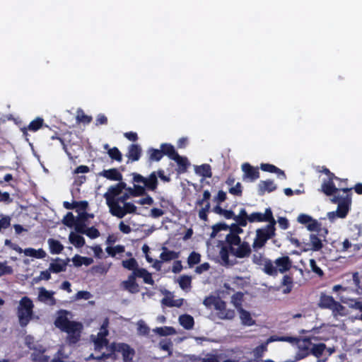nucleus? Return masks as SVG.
Returning <instances> with one entry per match:
<instances>
[{"instance_id":"nucleus-24","label":"nucleus","mask_w":362,"mask_h":362,"mask_svg":"<svg viewBox=\"0 0 362 362\" xmlns=\"http://www.w3.org/2000/svg\"><path fill=\"white\" fill-rule=\"evenodd\" d=\"M108 325V320L107 319L103 322V325L101 326L100 331L98 334V338L95 340V343L96 345H103L107 344L108 341L106 339V336L108 334V331L107 329V327Z\"/></svg>"},{"instance_id":"nucleus-32","label":"nucleus","mask_w":362,"mask_h":362,"mask_svg":"<svg viewBox=\"0 0 362 362\" xmlns=\"http://www.w3.org/2000/svg\"><path fill=\"white\" fill-rule=\"evenodd\" d=\"M281 286H285V288L283 289V293L284 294L290 293L293 287V276L291 274L284 275L281 281Z\"/></svg>"},{"instance_id":"nucleus-62","label":"nucleus","mask_w":362,"mask_h":362,"mask_svg":"<svg viewBox=\"0 0 362 362\" xmlns=\"http://www.w3.org/2000/svg\"><path fill=\"white\" fill-rule=\"evenodd\" d=\"M134 197H141L144 195H146V188L145 186H141L139 185H136V183L134 184Z\"/></svg>"},{"instance_id":"nucleus-10","label":"nucleus","mask_w":362,"mask_h":362,"mask_svg":"<svg viewBox=\"0 0 362 362\" xmlns=\"http://www.w3.org/2000/svg\"><path fill=\"white\" fill-rule=\"evenodd\" d=\"M243 172V180H248L250 182H254L259 177V172L258 168L252 166L250 163H243L241 166Z\"/></svg>"},{"instance_id":"nucleus-25","label":"nucleus","mask_w":362,"mask_h":362,"mask_svg":"<svg viewBox=\"0 0 362 362\" xmlns=\"http://www.w3.org/2000/svg\"><path fill=\"white\" fill-rule=\"evenodd\" d=\"M348 305L351 309L358 311L355 315V319L362 322V300L361 298L349 299Z\"/></svg>"},{"instance_id":"nucleus-17","label":"nucleus","mask_w":362,"mask_h":362,"mask_svg":"<svg viewBox=\"0 0 362 362\" xmlns=\"http://www.w3.org/2000/svg\"><path fill=\"white\" fill-rule=\"evenodd\" d=\"M204 305L207 308L214 306L215 310H221L224 308V300L219 297L209 296L206 297L203 301Z\"/></svg>"},{"instance_id":"nucleus-44","label":"nucleus","mask_w":362,"mask_h":362,"mask_svg":"<svg viewBox=\"0 0 362 362\" xmlns=\"http://www.w3.org/2000/svg\"><path fill=\"white\" fill-rule=\"evenodd\" d=\"M226 245L228 247H235V246L241 243V238L239 235L228 233L226 237Z\"/></svg>"},{"instance_id":"nucleus-48","label":"nucleus","mask_w":362,"mask_h":362,"mask_svg":"<svg viewBox=\"0 0 362 362\" xmlns=\"http://www.w3.org/2000/svg\"><path fill=\"white\" fill-rule=\"evenodd\" d=\"M122 267L128 270L134 272L136 269H138V263L136 260L132 257L128 259L123 260L122 262Z\"/></svg>"},{"instance_id":"nucleus-8","label":"nucleus","mask_w":362,"mask_h":362,"mask_svg":"<svg viewBox=\"0 0 362 362\" xmlns=\"http://www.w3.org/2000/svg\"><path fill=\"white\" fill-rule=\"evenodd\" d=\"M237 219V222H238L240 225H242V226H246L247 221L250 223L263 222L261 212H253L250 215H248L244 208L240 209Z\"/></svg>"},{"instance_id":"nucleus-45","label":"nucleus","mask_w":362,"mask_h":362,"mask_svg":"<svg viewBox=\"0 0 362 362\" xmlns=\"http://www.w3.org/2000/svg\"><path fill=\"white\" fill-rule=\"evenodd\" d=\"M262 217L263 218V222L269 223L267 226H272V228H275L276 221L273 216V213L270 208H267L264 213H262Z\"/></svg>"},{"instance_id":"nucleus-16","label":"nucleus","mask_w":362,"mask_h":362,"mask_svg":"<svg viewBox=\"0 0 362 362\" xmlns=\"http://www.w3.org/2000/svg\"><path fill=\"white\" fill-rule=\"evenodd\" d=\"M142 149L141 146L137 144H132L129 145L128 148V152L127 157L128 158V162H135L140 159L141 156Z\"/></svg>"},{"instance_id":"nucleus-56","label":"nucleus","mask_w":362,"mask_h":362,"mask_svg":"<svg viewBox=\"0 0 362 362\" xmlns=\"http://www.w3.org/2000/svg\"><path fill=\"white\" fill-rule=\"evenodd\" d=\"M106 252L111 257H115L117 253H122L124 252V246L118 245L115 247H107L105 249Z\"/></svg>"},{"instance_id":"nucleus-5","label":"nucleus","mask_w":362,"mask_h":362,"mask_svg":"<svg viewBox=\"0 0 362 362\" xmlns=\"http://www.w3.org/2000/svg\"><path fill=\"white\" fill-rule=\"evenodd\" d=\"M126 188V182H119L114 185H111L103 197L106 200V204L110 211L117 204V199L122 194L124 189Z\"/></svg>"},{"instance_id":"nucleus-29","label":"nucleus","mask_w":362,"mask_h":362,"mask_svg":"<svg viewBox=\"0 0 362 362\" xmlns=\"http://www.w3.org/2000/svg\"><path fill=\"white\" fill-rule=\"evenodd\" d=\"M179 322L185 329L189 330L194 327V320L193 317L188 314H183L179 317Z\"/></svg>"},{"instance_id":"nucleus-63","label":"nucleus","mask_w":362,"mask_h":362,"mask_svg":"<svg viewBox=\"0 0 362 362\" xmlns=\"http://www.w3.org/2000/svg\"><path fill=\"white\" fill-rule=\"evenodd\" d=\"M228 192L230 194L240 197L243 194L242 185L240 182H237L235 186L229 188Z\"/></svg>"},{"instance_id":"nucleus-30","label":"nucleus","mask_w":362,"mask_h":362,"mask_svg":"<svg viewBox=\"0 0 362 362\" xmlns=\"http://www.w3.org/2000/svg\"><path fill=\"white\" fill-rule=\"evenodd\" d=\"M160 148L163 156H167L170 159L173 160L174 158L178 155L175 147L171 144L163 143L160 144Z\"/></svg>"},{"instance_id":"nucleus-41","label":"nucleus","mask_w":362,"mask_h":362,"mask_svg":"<svg viewBox=\"0 0 362 362\" xmlns=\"http://www.w3.org/2000/svg\"><path fill=\"white\" fill-rule=\"evenodd\" d=\"M173 160L177 163L180 172L185 173L187 171L189 163L186 157H182L178 154L174 158Z\"/></svg>"},{"instance_id":"nucleus-54","label":"nucleus","mask_w":362,"mask_h":362,"mask_svg":"<svg viewBox=\"0 0 362 362\" xmlns=\"http://www.w3.org/2000/svg\"><path fill=\"white\" fill-rule=\"evenodd\" d=\"M194 362H220L219 356L217 354H208L206 357H196Z\"/></svg>"},{"instance_id":"nucleus-26","label":"nucleus","mask_w":362,"mask_h":362,"mask_svg":"<svg viewBox=\"0 0 362 362\" xmlns=\"http://www.w3.org/2000/svg\"><path fill=\"white\" fill-rule=\"evenodd\" d=\"M274 337H271L268 339L266 343L262 344L257 347H255L253 350L254 356L257 360L252 361L251 362H258V359L261 358L264 353L267 351V344L268 343L271 341H274Z\"/></svg>"},{"instance_id":"nucleus-36","label":"nucleus","mask_w":362,"mask_h":362,"mask_svg":"<svg viewBox=\"0 0 362 362\" xmlns=\"http://www.w3.org/2000/svg\"><path fill=\"white\" fill-rule=\"evenodd\" d=\"M260 169L265 172L276 173L278 176L282 175V178L286 179V175L282 170L279 169L276 166L269 163H262L260 165Z\"/></svg>"},{"instance_id":"nucleus-4","label":"nucleus","mask_w":362,"mask_h":362,"mask_svg":"<svg viewBox=\"0 0 362 362\" xmlns=\"http://www.w3.org/2000/svg\"><path fill=\"white\" fill-rule=\"evenodd\" d=\"M276 228H272V226H265L261 228L256 230V236L252 243V248L255 251L262 248L267 240L272 238L276 235Z\"/></svg>"},{"instance_id":"nucleus-9","label":"nucleus","mask_w":362,"mask_h":362,"mask_svg":"<svg viewBox=\"0 0 362 362\" xmlns=\"http://www.w3.org/2000/svg\"><path fill=\"white\" fill-rule=\"evenodd\" d=\"M123 206L117 204L110 211V214L118 218H124L127 214H136V206L132 202H124Z\"/></svg>"},{"instance_id":"nucleus-59","label":"nucleus","mask_w":362,"mask_h":362,"mask_svg":"<svg viewBox=\"0 0 362 362\" xmlns=\"http://www.w3.org/2000/svg\"><path fill=\"white\" fill-rule=\"evenodd\" d=\"M192 278L187 275L181 276L179 279V285L182 289L191 287Z\"/></svg>"},{"instance_id":"nucleus-47","label":"nucleus","mask_w":362,"mask_h":362,"mask_svg":"<svg viewBox=\"0 0 362 362\" xmlns=\"http://www.w3.org/2000/svg\"><path fill=\"white\" fill-rule=\"evenodd\" d=\"M310 244H311V246H312L311 249L313 251H319L323 247L322 240H321V239L319 238L317 235L310 234Z\"/></svg>"},{"instance_id":"nucleus-23","label":"nucleus","mask_w":362,"mask_h":362,"mask_svg":"<svg viewBox=\"0 0 362 362\" xmlns=\"http://www.w3.org/2000/svg\"><path fill=\"white\" fill-rule=\"evenodd\" d=\"M335 302L336 300L332 296L322 293L320 298L318 305L321 308L329 309L332 310L333 306L335 304Z\"/></svg>"},{"instance_id":"nucleus-14","label":"nucleus","mask_w":362,"mask_h":362,"mask_svg":"<svg viewBox=\"0 0 362 362\" xmlns=\"http://www.w3.org/2000/svg\"><path fill=\"white\" fill-rule=\"evenodd\" d=\"M42 127L49 129V126L45 124L43 118L37 117L32 120L27 127L22 128L21 131L24 135H26L28 131L35 132Z\"/></svg>"},{"instance_id":"nucleus-40","label":"nucleus","mask_w":362,"mask_h":362,"mask_svg":"<svg viewBox=\"0 0 362 362\" xmlns=\"http://www.w3.org/2000/svg\"><path fill=\"white\" fill-rule=\"evenodd\" d=\"M195 172L203 177L209 178L212 176L211 168L209 164H202L199 166H196Z\"/></svg>"},{"instance_id":"nucleus-64","label":"nucleus","mask_w":362,"mask_h":362,"mask_svg":"<svg viewBox=\"0 0 362 362\" xmlns=\"http://www.w3.org/2000/svg\"><path fill=\"white\" fill-rule=\"evenodd\" d=\"M83 234H86L88 237H89L91 239H95L100 236L99 230L93 226L86 229L85 233Z\"/></svg>"},{"instance_id":"nucleus-12","label":"nucleus","mask_w":362,"mask_h":362,"mask_svg":"<svg viewBox=\"0 0 362 362\" xmlns=\"http://www.w3.org/2000/svg\"><path fill=\"white\" fill-rule=\"evenodd\" d=\"M278 273L284 274L288 272L292 267V261L288 256L278 257L274 261Z\"/></svg>"},{"instance_id":"nucleus-46","label":"nucleus","mask_w":362,"mask_h":362,"mask_svg":"<svg viewBox=\"0 0 362 362\" xmlns=\"http://www.w3.org/2000/svg\"><path fill=\"white\" fill-rule=\"evenodd\" d=\"M244 295L242 292H236L231 296V303L235 306L237 310L243 308L242 303Z\"/></svg>"},{"instance_id":"nucleus-20","label":"nucleus","mask_w":362,"mask_h":362,"mask_svg":"<svg viewBox=\"0 0 362 362\" xmlns=\"http://www.w3.org/2000/svg\"><path fill=\"white\" fill-rule=\"evenodd\" d=\"M100 175L110 180L122 182V175L117 168L104 170Z\"/></svg>"},{"instance_id":"nucleus-2","label":"nucleus","mask_w":362,"mask_h":362,"mask_svg":"<svg viewBox=\"0 0 362 362\" xmlns=\"http://www.w3.org/2000/svg\"><path fill=\"white\" fill-rule=\"evenodd\" d=\"M334 204H337V209L336 211L328 213L329 219H333L335 217L344 218L349 210L351 205V193L346 194L345 196L334 195L331 199Z\"/></svg>"},{"instance_id":"nucleus-11","label":"nucleus","mask_w":362,"mask_h":362,"mask_svg":"<svg viewBox=\"0 0 362 362\" xmlns=\"http://www.w3.org/2000/svg\"><path fill=\"white\" fill-rule=\"evenodd\" d=\"M340 180L339 177L325 180L322 184L320 191L327 196L337 195L339 189L335 186L334 180Z\"/></svg>"},{"instance_id":"nucleus-38","label":"nucleus","mask_w":362,"mask_h":362,"mask_svg":"<svg viewBox=\"0 0 362 362\" xmlns=\"http://www.w3.org/2000/svg\"><path fill=\"white\" fill-rule=\"evenodd\" d=\"M69 239L70 243L77 248L82 247L86 243L85 239L83 236L74 232H71L69 234Z\"/></svg>"},{"instance_id":"nucleus-27","label":"nucleus","mask_w":362,"mask_h":362,"mask_svg":"<svg viewBox=\"0 0 362 362\" xmlns=\"http://www.w3.org/2000/svg\"><path fill=\"white\" fill-rule=\"evenodd\" d=\"M136 276H134L132 272L129 276L127 281L123 282L124 288L131 293H136L139 291V285L136 282Z\"/></svg>"},{"instance_id":"nucleus-49","label":"nucleus","mask_w":362,"mask_h":362,"mask_svg":"<svg viewBox=\"0 0 362 362\" xmlns=\"http://www.w3.org/2000/svg\"><path fill=\"white\" fill-rule=\"evenodd\" d=\"M107 154L112 160L117 162L122 160V154L117 147H112L108 149Z\"/></svg>"},{"instance_id":"nucleus-21","label":"nucleus","mask_w":362,"mask_h":362,"mask_svg":"<svg viewBox=\"0 0 362 362\" xmlns=\"http://www.w3.org/2000/svg\"><path fill=\"white\" fill-rule=\"evenodd\" d=\"M67 262L59 257L54 259V262H51L49 264V271L52 273L58 274L62 272H64L66 269Z\"/></svg>"},{"instance_id":"nucleus-19","label":"nucleus","mask_w":362,"mask_h":362,"mask_svg":"<svg viewBox=\"0 0 362 362\" xmlns=\"http://www.w3.org/2000/svg\"><path fill=\"white\" fill-rule=\"evenodd\" d=\"M233 247H228L227 245H223L221 247L219 256L221 259V263L224 266H232L234 264V262L230 261L229 255L230 253L233 255Z\"/></svg>"},{"instance_id":"nucleus-35","label":"nucleus","mask_w":362,"mask_h":362,"mask_svg":"<svg viewBox=\"0 0 362 362\" xmlns=\"http://www.w3.org/2000/svg\"><path fill=\"white\" fill-rule=\"evenodd\" d=\"M217 315L221 320H233L235 316L234 310L227 309L226 303L224 301V308L221 310H216Z\"/></svg>"},{"instance_id":"nucleus-33","label":"nucleus","mask_w":362,"mask_h":362,"mask_svg":"<svg viewBox=\"0 0 362 362\" xmlns=\"http://www.w3.org/2000/svg\"><path fill=\"white\" fill-rule=\"evenodd\" d=\"M47 243L49 247V251L53 255L60 254L64 250V245L57 240L49 238Z\"/></svg>"},{"instance_id":"nucleus-58","label":"nucleus","mask_w":362,"mask_h":362,"mask_svg":"<svg viewBox=\"0 0 362 362\" xmlns=\"http://www.w3.org/2000/svg\"><path fill=\"white\" fill-rule=\"evenodd\" d=\"M76 219L75 218L74 214L71 212H68L63 218L62 223L69 227L71 228L76 223Z\"/></svg>"},{"instance_id":"nucleus-52","label":"nucleus","mask_w":362,"mask_h":362,"mask_svg":"<svg viewBox=\"0 0 362 362\" xmlns=\"http://www.w3.org/2000/svg\"><path fill=\"white\" fill-rule=\"evenodd\" d=\"M200 261V254L194 251L192 252L187 258V264L189 267H193L195 264H199Z\"/></svg>"},{"instance_id":"nucleus-42","label":"nucleus","mask_w":362,"mask_h":362,"mask_svg":"<svg viewBox=\"0 0 362 362\" xmlns=\"http://www.w3.org/2000/svg\"><path fill=\"white\" fill-rule=\"evenodd\" d=\"M326 349L327 346L324 343L315 344L310 349L311 355L320 358Z\"/></svg>"},{"instance_id":"nucleus-18","label":"nucleus","mask_w":362,"mask_h":362,"mask_svg":"<svg viewBox=\"0 0 362 362\" xmlns=\"http://www.w3.org/2000/svg\"><path fill=\"white\" fill-rule=\"evenodd\" d=\"M276 186L272 180H262L258 185V194L263 196L266 192H272L276 190Z\"/></svg>"},{"instance_id":"nucleus-13","label":"nucleus","mask_w":362,"mask_h":362,"mask_svg":"<svg viewBox=\"0 0 362 362\" xmlns=\"http://www.w3.org/2000/svg\"><path fill=\"white\" fill-rule=\"evenodd\" d=\"M237 247H233V255L238 258H245L251 255V247L247 242L243 241Z\"/></svg>"},{"instance_id":"nucleus-43","label":"nucleus","mask_w":362,"mask_h":362,"mask_svg":"<svg viewBox=\"0 0 362 362\" xmlns=\"http://www.w3.org/2000/svg\"><path fill=\"white\" fill-rule=\"evenodd\" d=\"M153 332L162 337L173 335L176 334V330L174 327L168 326L156 327L153 329Z\"/></svg>"},{"instance_id":"nucleus-7","label":"nucleus","mask_w":362,"mask_h":362,"mask_svg":"<svg viewBox=\"0 0 362 362\" xmlns=\"http://www.w3.org/2000/svg\"><path fill=\"white\" fill-rule=\"evenodd\" d=\"M110 355L115 354L116 352L121 353L124 362L131 361L134 355V350L125 343L113 342L110 346Z\"/></svg>"},{"instance_id":"nucleus-28","label":"nucleus","mask_w":362,"mask_h":362,"mask_svg":"<svg viewBox=\"0 0 362 362\" xmlns=\"http://www.w3.org/2000/svg\"><path fill=\"white\" fill-rule=\"evenodd\" d=\"M240 315L241 323L245 326H252L255 324V320L252 319L249 311L242 308L238 310Z\"/></svg>"},{"instance_id":"nucleus-37","label":"nucleus","mask_w":362,"mask_h":362,"mask_svg":"<svg viewBox=\"0 0 362 362\" xmlns=\"http://www.w3.org/2000/svg\"><path fill=\"white\" fill-rule=\"evenodd\" d=\"M24 254L26 256L35 257L37 259H43L47 255L46 252L43 249L40 248L36 250L32 247L25 249Z\"/></svg>"},{"instance_id":"nucleus-50","label":"nucleus","mask_w":362,"mask_h":362,"mask_svg":"<svg viewBox=\"0 0 362 362\" xmlns=\"http://www.w3.org/2000/svg\"><path fill=\"white\" fill-rule=\"evenodd\" d=\"M311 354L310 349L308 345H303L299 346V351L296 354V359L301 360Z\"/></svg>"},{"instance_id":"nucleus-55","label":"nucleus","mask_w":362,"mask_h":362,"mask_svg":"<svg viewBox=\"0 0 362 362\" xmlns=\"http://www.w3.org/2000/svg\"><path fill=\"white\" fill-rule=\"evenodd\" d=\"M159 347L161 350L168 351L169 355L172 354L173 342L170 339L161 340L159 342Z\"/></svg>"},{"instance_id":"nucleus-34","label":"nucleus","mask_w":362,"mask_h":362,"mask_svg":"<svg viewBox=\"0 0 362 362\" xmlns=\"http://www.w3.org/2000/svg\"><path fill=\"white\" fill-rule=\"evenodd\" d=\"M274 262H273L269 259H265L264 262L263 264L264 268L263 272L272 276H276L278 275V270L276 266L274 265Z\"/></svg>"},{"instance_id":"nucleus-6","label":"nucleus","mask_w":362,"mask_h":362,"mask_svg":"<svg viewBox=\"0 0 362 362\" xmlns=\"http://www.w3.org/2000/svg\"><path fill=\"white\" fill-rule=\"evenodd\" d=\"M133 182L134 183H143L147 190L155 192L158 185V180L156 175V172H152L147 177L137 173H133Z\"/></svg>"},{"instance_id":"nucleus-15","label":"nucleus","mask_w":362,"mask_h":362,"mask_svg":"<svg viewBox=\"0 0 362 362\" xmlns=\"http://www.w3.org/2000/svg\"><path fill=\"white\" fill-rule=\"evenodd\" d=\"M54 292L47 291L44 287L39 288L38 300L42 303H48L50 305H54L57 303L54 297Z\"/></svg>"},{"instance_id":"nucleus-60","label":"nucleus","mask_w":362,"mask_h":362,"mask_svg":"<svg viewBox=\"0 0 362 362\" xmlns=\"http://www.w3.org/2000/svg\"><path fill=\"white\" fill-rule=\"evenodd\" d=\"M310 266L313 272L316 274L319 277L324 276L325 273L322 269L317 265L316 261L314 259H310Z\"/></svg>"},{"instance_id":"nucleus-31","label":"nucleus","mask_w":362,"mask_h":362,"mask_svg":"<svg viewBox=\"0 0 362 362\" xmlns=\"http://www.w3.org/2000/svg\"><path fill=\"white\" fill-rule=\"evenodd\" d=\"M162 252L160 255V258L163 262H169L173 259H176L179 257L180 253L169 250L167 247H163Z\"/></svg>"},{"instance_id":"nucleus-3","label":"nucleus","mask_w":362,"mask_h":362,"mask_svg":"<svg viewBox=\"0 0 362 362\" xmlns=\"http://www.w3.org/2000/svg\"><path fill=\"white\" fill-rule=\"evenodd\" d=\"M34 304L28 296H24L19 302L18 307V317L21 327L26 326L32 318Z\"/></svg>"},{"instance_id":"nucleus-1","label":"nucleus","mask_w":362,"mask_h":362,"mask_svg":"<svg viewBox=\"0 0 362 362\" xmlns=\"http://www.w3.org/2000/svg\"><path fill=\"white\" fill-rule=\"evenodd\" d=\"M69 312L66 310H60L54 320V325L61 331L67 333L66 342L69 345L76 344L81 338L82 325L80 322L70 321L68 319Z\"/></svg>"},{"instance_id":"nucleus-39","label":"nucleus","mask_w":362,"mask_h":362,"mask_svg":"<svg viewBox=\"0 0 362 362\" xmlns=\"http://www.w3.org/2000/svg\"><path fill=\"white\" fill-rule=\"evenodd\" d=\"M147 153L148 155L149 162H158L163 157L161 148L157 149L154 148H149L147 151Z\"/></svg>"},{"instance_id":"nucleus-53","label":"nucleus","mask_w":362,"mask_h":362,"mask_svg":"<svg viewBox=\"0 0 362 362\" xmlns=\"http://www.w3.org/2000/svg\"><path fill=\"white\" fill-rule=\"evenodd\" d=\"M332 311L334 316H344L347 314L346 308L338 301L335 302V304L333 306Z\"/></svg>"},{"instance_id":"nucleus-61","label":"nucleus","mask_w":362,"mask_h":362,"mask_svg":"<svg viewBox=\"0 0 362 362\" xmlns=\"http://www.w3.org/2000/svg\"><path fill=\"white\" fill-rule=\"evenodd\" d=\"M306 227L310 231H316L319 233L321 230V223L314 218H312V221L308 223Z\"/></svg>"},{"instance_id":"nucleus-51","label":"nucleus","mask_w":362,"mask_h":362,"mask_svg":"<svg viewBox=\"0 0 362 362\" xmlns=\"http://www.w3.org/2000/svg\"><path fill=\"white\" fill-rule=\"evenodd\" d=\"M229 226L224 223H218L212 226V232L210 234L211 238H214L218 232L228 230Z\"/></svg>"},{"instance_id":"nucleus-22","label":"nucleus","mask_w":362,"mask_h":362,"mask_svg":"<svg viewBox=\"0 0 362 362\" xmlns=\"http://www.w3.org/2000/svg\"><path fill=\"white\" fill-rule=\"evenodd\" d=\"M134 276L138 278H142L144 282L147 284L153 285L154 281L152 278V275L144 268H139L133 272Z\"/></svg>"},{"instance_id":"nucleus-57","label":"nucleus","mask_w":362,"mask_h":362,"mask_svg":"<svg viewBox=\"0 0 362 362\" xmlns=\"http://www.w3.org/2000/svg\"><path fill=\"white\" fill-rule=\"evenodd\" d=\"M211 204L209 202L205 204V206L199 211V218L204 221H208V213L210 211Z\"/></svg>"}]
</instances>
